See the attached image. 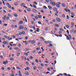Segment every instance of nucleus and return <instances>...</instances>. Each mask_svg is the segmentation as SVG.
<instances>
[{
    "instance_id": "obj_6",
    "label": "nucleus",
    "mask_w": 76,
    "mask_h": 76,
    "mask_svg": "<svg viewBox=\"0 0 76 76\" xmlns=\"http://www.w3.org/2000/svg\"><path fill=\"white\" fill-rule=\"evenodd\" d=\"M55 5L56 6H57V7H60V5L57 3H56L55 4Z\"/></svg>"
},
{
    "instance_id": "obj_34",
    "label": "nucleus",
    "mask_w": 76,
    "mask_h": 76,
    "mask_svg": "<svg viewBox=\"0 0 76 76\" xmlns=\"http://www.w3.org/2000/svg\"><path fill=\"white\" fill-rule=\"evenodd\" d=\"M21 34H25V31H22V32H21Z\"/></svg>"
},
{
    "instance_id": "obj_23",
    "label": "nucleus",
    "mask_w": 76,
    "mask_h": 76,
    "mask_svg": "<svg viewBox=\"0 0 76 76\" xmlns=\"http://www.w3.org/2000/svg\"><path fill=\"white\" fill-rule=\"evenodd\" d=\"M62 6H63V7H65V4H62Z\"/></svg>"
},
{
    "instance_id": "obj_44",
    "label": "nucleus",
    "mask_w": 76,
    "mask_h": 76,
    "mask_svg": "<svg viewBox=\"0 0 76 76\" xmlns=\"http://www.w3.org/2000/svg\"><path fill=\"white\" fill-rule=\"evenodd\" d=\"M26 65L28 66L29 65V64H28V62H26Z\"/></svg>"
},
{
    "instance_id": "obj_18",
    "label": "nucleus",
    "mask_w": 76,
    "mask_h": 76,
    "mask_svg": "<svg viewBox=\"0 0 76 76\" xmlns=\"http://www.w3.org/2000/svg\"><path fill=\"white\" fill-rule=\"evenodd\" d=\"M29 50V49L28 48H26L25 49V51H28V50Z\"/></svg>"
},
{
    "instance_id": "obj_35",
    "label": "nucleus",
    "mask_w": 76,
    "mask_h": 76,
    "mask_svg": "<svg viewBox=\"0 0 76 76\" xmlns=\"http://www.w3.org/2000/svg\"><path fill=\"white\" fill-rule=\"evenodd\" d=\"M43 8L44 9H47V7H46L45 6H44Z\"/></svg>"
},
{
    "instance_id": "obj_61",
    "label": "nucleus",
    "mask_w": 76,
    "mask_h": 76,
    "mask_svg": "<svg viewBox=\"0 0 76 76\" xmlns=\"http://www.w3.org/2000/svg\"><path fill=\"white\" fill-rule=\"evenodd\" d=\"M42 13H44V11H43V10H41L40 11Z\"/></svg>"
},
{
    "instance_id": "obj_26",
    "label": "nucleus",
    "mask_w": 76,
    "mask_h": 76,
    "mask_svg": "<svg viewBox=\"0 0 76 76\" xmlns=\"http://www.w3.org/2000/svg\"><path fill=\"white\" fill-rule=\"evenodd\" d=\"M38 24H39V25H41V22L40 21H39L38 22Z\"/></svg>"
},
{
    "instance_id": "obj_58",
    "label": "nucleus",
    "mask_w": 76,
    "mask_h": 76,
    "mask_svg": "<svg viewBox=\"0 0 76 76\" xmlns=\"http://www.w3.org/2000/svg\"><path fill=\"white\" fill-rule=\"evenodd\" d=\"M62 17L63 18H65V15L63 14L62 15Z\"/></svg>"
},
{
    "instance_id": "obj_59",
    "label": "nucleus",
    "mask_w": 76,
    "mask_h": 76,
    "mask_svg": "<svg viewBox=\"0 0 76 76\" xmlns=\"http://www.w3.org/2000/svg\"><path fill=\"white\" fill-rule=\"evenodd\" d=\"M48 70L49 71H50V67H48Z\"/></svg>"
},
{
    "instance_id": "obj_31",
    "label": "nucleus",
    "mask_w": 76,
    "mask_h": 76,
    "mask_svg": "<svg viewBox=\"0 0 76 76\" xmlns=\"http://www.w3.org/2000/svg\"><path fill=\"white\" fill-rule=\"evenodd\" d=\"M34 4L36 5H37V4H38V3H37V2L35 1L34 2Z\"/></svg>"
},
{
    "instance_id": "obj_8",
    "label": "nucleus",
    "mask_w": 76,
    "mask_h": 76,
    "mask_svg": "<svg viewBox=\"0 0 76 76\" xmlns=\"http://www.w3.org/2000/svg\"><path fill=\"white\" fill-rule=\"evenodd\" d=\"M18 73H19V74H18V75L19 76H22V74H21V72L19 71L18 72Z\"/></svg>"
},
{
    "instance_id": "obj_48",
    "label": "nucleus",
    "mask_w": 76,
    "mask_h": 76,
    "mask_svg": "<svg viewBox=\"0 0 76 76\" xmlns=\"http://www.w3.org/2000/svg\"><path fill=\"white\" fill-rule=\"evenodd\" d=\"M53 1H51L50 2V4H52L53 3Z\"/></svg>"
},
{
    "instance_id": "obj_20",
    "label": "nucleus",
    "mask_w": 76,
    "mask_h": 76,
    "mask_svg": "<svg viewBox=\"0 0 76 76\" xmlns=\"http://www.w3.org/2000/svg\"><path fill=\"white\" fill-rule=\"evenodd\" d=\"M48 7L50 9H52V7L51 6H48Z\"/></svg>"
},
{
    "instance_id": "obj_10",
    "label": "nucleus",
    "mask_w": 76,
    "mask_h": 76,
    "mask_svg": "<svg viewBox=\"0 0 76 76\" xmlns=\"http://www.w3.org/2000/svg\"><path fill=\"white\" fill-rule=\"evenodd\" d=\"M24 74L26 75H29V73L28 72H24Z\"/></svg>"
},
{
    "instance_id": "obj_1",
    "label": "nucleus",
    "mask_w": 76,
    "mask_h": 76,
    "mask_svg": "<svg viewBox=\"0 0 76 76\" xmlns=\"http://www.w3.org/2000/svg\"><path fill=\"white\" fill-rule=\"evenodd\" d=\"M66 32L67 33L68 35L69 36V37L70 39H72V36H71V35H70V34H69V31L68 30H67L66 31Z\"/></svg>"
},
{
    "instance_id": "obj_16",
    "label": "nucleus",
    "mask_w": 76,
    "mask_h": 76,
    "mask_svg": "<svg viewBox=\"0 0 76 76\" xmlns=\"http://www.w3.org/2000/svg\"><path fill=\"white\" fill-rule=\"evenodd\" d=\"M7 42L6 41H4L3 42V44H7Z\"/></svg>"
},
{
    "instance_id": "obj_42",
    "label": "nucleus",
    "mask_w": 76,
    "mask_h": 76,
    "mask_svg": "<svg viewBox=\"0 0 76 76\" xmlns=\"http://www.w3.org/2000/svg\"><path fill=\"white\" fill-rule=\"evenodd\" d=\"M14 49L16 50H18V48H17V47L14 48Z\"/></svg>"
},
{
    "instance_id": "obj_63",
    "label": "nucleus",
    "mask_w": 76,
    "mask_h": 76,
    "mask_svg": "<svg viewBox=\"0 0 76 76\" xmlns=\"http://www.w3.org/2000/svg\"><path fill=\"white\" fill-rule=\"evenodd\" d=\"M9 17H7V19H6L7 20H8V19H9Z\"/></svg>"
},
{
    "instance_id": "obj_11",
    "label": "nucleus",
    "mask_w": 76,
    "mask_h": 76,
    "mask_svg": "<svg viewBox=\"0 0 76 76\" xmlns=\"http://www.w3.org/2000/svg\"><path fill=\"white\" fill-rule=\"evenodd\" d=\"M66 39H67V40H70V37H69V36L66 37Z\"/></svg>"
},
{
    "instance_id": "obj_24",
    "label": "nucleus",
    "mask_w": 76,
    "mask_h": 76,
    "mask_svg": "<svg viewBox=\"0 0 76 76\" xmlns=\"http://www.w3.org/2000/svg\"><path fill=\"white\" fill-rule=\"evenodd\" d=\"M21 6H25V4L24 3H22L20 4Z\"/></svg>"
},
{
    "instance_id": "obj_15",
    "label": "nucleus",
    "mask_w": 76,
    "mask_h": 76,
    "mask_svg": "<svg viewBox=\"0 0 76 76\" xmlns=\"http://www.w3.org/2000/svg\"><path fill=\"white\" fill-rule=\"evenodd\" d=\"M31 42L33 43H35V41L34 40H31Z\"/></svg>"
},
{
    "instance_id": "obj_62",
    "label": "nucleus",
    "mask_w": 76,
    "mask_h": 76,
    "mask_svg": "<svg viewBox=\"0 0 76 76\" xmlns=\"http://www.w3.org/2000/svg\"><path fill=\"white\" fill-rule=\"evenodd\" d=\"M8 7H9V8H10H10H11V6H10V5H9L8 6Z\"/></svg>"
},
{
    "instance_id": "obj_21",
    "label": "nucleus",
    "mask_w": 76,
    "mask_h": 76,
    "mask_svg": "<svg viewBox=\"0 0 76 76\" xmlns=\"http://www.w3.org/2000/svg\"><path fill=\"white\" fill-rule=\"evenodd\" d=\"M55 27H59V26L58 24H55L54 25Z\"/></svg>"
},
{
    "instance_id": "obj_25",
    "label": "nucleus",
    "mask_w": 76,
    "mask_h": 76,
    "mask_svg": "<svg viewBox=\"0 0 76 76\" xmlns=\"http://www.w3.org/2000/svg\"><path fill=\"white\" fill-rule=\"evenodd\" d=\"M27 10L28 12H30L31 11V9L28 8L27 9Z\"/></svg>"
},
{
    "instance_id": "obj_49",
    "label": "nucleus",
    "mask_w": 76,
    "mask_h": 76,
    "mask_svg": "<svg viewBox=\"0 0 76 76\" xmlns=\"http://www.w3.org/2000/svg\"><path fill=\"white\" fill-rule=\"evenodd\" d=\"M36 69H37V68H36V66H35L34 67V70H36Z\"/></svg>"
},
{
    "instance_id": "obj_55",
    "label": "nucleus",
    "mask_w": 76,
    "mask_h": 76,
    "mask_svg": "<svg viewBox=\"0 0 76 76\" xmlns=\"http://www.w3.org/2000/svg\"><path fill=\"white\" fill-rule=\"evenodd\" d=\"M12 38H16V36L15 35H12Z\"/></svg>"
},
{
    "instance_id": "obj_47",
    "label": "nucleus",
    "mask_w": 76,
    "mask_h": 76,
    "mask_svg": "<svg viewBox=\"0 0 76 76\" xmlns=\"http://www.w3.org/2000/svg\"><path fill=\"white\" fill-rule=\"evenodd\" d=\"M36 52V50H34L33 51V52H32L33 53H35Z\"/></svg>"
},
{
    "instance_id": "obj_54",
    "label": "nucleus",
    "mask_w": 76,
    "mask_h": 76,
    "mask_svg": "<svg viewBox=\"0 0 76 76\" xmlns=\"http://www.w3.org/2000/svg\"><path fill=\"white\" fill-rule=\"evenodd\" d=\"M71 15H74V16H75V13H74L73 12L71 13Z\"/></svg>"
},
{
    "instance_id": "obj_56",
    "label": "nucleus",
    "mask_w": 76,
    "mask_h": 76,
    "mask_svg": "<svg viewBox=\"0 0 76 76\" xmlns=\"http://www.w3.org/2000/svg\"><path fill=\"white\" fill-rule=\"evenodd\" d=\"M3 63L4 64H6V63L5 61L3 62Z\"/></svg>"
},
{
    "instance_id": "obj_64",
    "label": "nucleus",
    "mask_w": 76,
    "mask_h": 76,
    "mask_svg": "<svg viewBox=\"0 0 76 76\" xmlns=\"http://www.w3.org/2000/svg\"><path fill=\"white\" fill-rule=\"evenodd\" d=\"M18 11L20 12H22V10H18Z\"/></svg>"
},
{
    "instance_id": "obj_50",
    "label": "nucleus",
    "mask_w": 76,
    "mask_h": 76,
    "mask_svg": "<svg viewBox=\"0 0 76 76\" xmlns=\"http://www.w3.org/2000/svg\"><path fill=\"white\" fill-rule=\"evenodd\" d=\"M30 59H32L33 58V57L32 56H31L30 57Z\"/></svg>"
},
{
    "instance_id": "obj_41",
    "label": "nucleus",
    "mask_w": 76,
    "mask_h": 76,
    "mask_svg": "<svg viewBox=\"0 0 76 76\" xmlns=\"http://www.w3.org/2000/svg\"><path fill=\"white\" fill-rule=\"evenodd\" d=\"M37 30H36V31H37V32H39V29L38 28H37Z\"/></svg>"
},
{
    "instance_id": "obj_37",
    "label": "nucleus",
    "mask_w": 76,
    "mask_h": 76,
    "mask_svg": "<svg viewBox=\"0 0 76 76\" xmlns=\"http://www.w3.org/2000/svg\"><path fill=\"white\" fill-rule=\"evenodd\" d=\"M10 60H13V58H10Z\"/></svg>"
},
{
    "instance_id": "obj_40",
    "label": "nucleus",
    "mask_w": 76,
    "mask_h": 76,
    "mask_svg": "<svg viewBox=\"0 0 76 76\" xmlns=\"http://www.w3.org/2000/svg\"><path fill=\"white\" fill-rule=\"evenodd\" d=\"M48 43H53V42L51 41H48Z\"/></svg>"
},
{
    "instance_id": "obj_27",
    "label": "nucleus",
    "mask_w": 76,
    "mask_h": 76,
    "mask_svg": "<svg viewBox=\"0 0 76 76\" xmlns=\"http://www.w3.org/2000/svg\"><path fill=\"white\" fill-rule=\"evenodd\" d=\"M65 26L66 27V28H69V26L68 25H66Z\"/></svg>"
},
{
    "instance_id": "obj_45",
    "label": "nucleus",
    "mask_w": 76,
    "mask_h": 76,
    "mask_svg": "<svg viewBox=\"0 0 76 76\" xmlns=\"http://www.w3.org/2000/svg\"><path fill=\"white\" fill-rule=\"evenodd\" d=\"M30 32H33V30H32V29H30Z\"/></svg>"
},
{
    "instance_id": "obj_5",
    "label": "nucleus",
    "mask_w": 76,
    "mask_h": 76,
    "mask_svg": "<svg viewBox=\"0 0 76 76\" xmlns=\"http://www.w3.org/2000/svg\"><path fill=\"white\" fill-rule=\"evenodd\" d=\"M6 15H4V17H3V20H6Z\"/></svg>"
},
{
    "instance_id": "obj_19",
    "label": "nucleus",
    "mask_w": 76,
    "mask_h": 76,
    "mask_svg": "<svg viewBox=\"0 0 76 76\" xmlns=\"http://www.w3.org/2000/svg\"><path fill=\"white\" fill-rule=\"evenodd\" d=\"M33 7L35 8V9H37V6H36V5H35V4H33Z\"/></svg>"
},
{
    "instance_id": "obj_4",
    "label": "nucleus",
    "mask_w": 76,
    "mask_h": 76,
    "mask_svg": "<svg viewBox=\"0 0 76 76\" xmlns=\"http://www.w3.org/2000/svg\"><path fill=\"white\" fill-rule=\"evenodd\" d=\"M39 38L40 39H42L43 41H45V39L43 38V37H40Z\"/></svg>"
},
{
    "instance_id": "obj_52",
    "label": "nucleus",
    "mask_w": 76,
    "mask_h": 76,
    "mask_svg": "<svg viewBox=\"0 0 76 76\" xmlns=\"http://www.w3.org/2000/svg\"><path fill=\"white\" fill-rule=\"evenodd\" d=\"M11 27L12 28H15V26H14L13 25H12Z\"/></svg>"
},
{
    "instance_id": "obj_43",
    "label": "nucleus",
    "mask_w": 76,
    "mask_h": 76,
    "mask_svg": "<svg viewBox=\"0 0 76 76\" xmlns=\"http://www.w3.org/2000/svg\"><path fill=\"white\" fill-rule=\"evenodd\" d=\"M66 19H69V16H66Z\"/></svg>"
},
{
    "instance_id": "obj_57",
    "label": "nucleus",
    "mask_w": 76,
    "mask_h": 76,
    "mask_svg": "<svg viewBox=\"0 0 76 76\" xmlns=\"http://www.w3.org/2000/svg\"><path fill=\"white\" fill-rule=\"evenodd\" d=\"M9 45H10V46H11V47H12V46H13V45L11 43H10L9 44Z\"/></svg>"
},
{
    "instance_id": "obj_32",
    "label": "nucleus",
    "mask_w": 76,
    "mask_h": 76,
    "mask_svg": "<svg viewBox=\"0 0 76 76\" xmlns=\"http://www.w3.org/2000/svg\"><path fill=\"white\" fill-rule=\"evenodd\" d=\"M24 18H25V20H26V22H28V21H27V20L26 19V17H24Z\"/></svg>"
},
{
    "instance_id": "obj_28",
    "label": "nucleus",
    "mask_w": 76,
    "mask_h": 76,
    "mask_svg": "<svg viewBox=\"0 0 76 76\" xmlns=\"http://www.w3.org/2000/svg\"><path fill=\"white\" fill-rule=\"evenodd\" d=\"M64 10H65V11H66V12H68V10H67V9H66V8H65L64 9Z\"/></svg>"
},
{
    "instance_id": "obj_29",
    "label": "nucleus",
    "mask_w": 76,
    "mask_h": 76,
    "mask_svg": "<svg viewBox=\"0 0 76 76\" xmlns=\"http://www.w3.org/2000/svg\"><path fill=\"white\" fill-rule=\"evenodd\" d=\"M48 27H46L45 28V31H47V30H48Z\"/></svg>"
},
{
    "instance_id": "obj_33",
    "label": "nucleus",
    "mask_w": 76,
    "mask_h": 76,
    "mask_svg": "<svg viewBox=\"0 0 76 76\" xmlns=\"http://www.w3.org/2000/svg\"><path fill=\"white\" fill-rule=\"evenodd\" d=\"M14 16H15V17H18V15L16 14H14Z\"/></svg>"
},
{
    "instance_id": "obj_30",
    "label": "nucleus",
    "mask_w": 76,
    "mask_h": 76,
    "mask_svg": "<svg viewBox=\"0 0 76 76\" xmlns=\"http://www.w3.org/2000/svg\"><path fill=\"white\" fill-rule=\"evenodd\" d=\"M59 30H60V31H64V30H63L62 28H60Z\"/></svg>"
},
{
    "instance_id": "obj_3",
    "label": "nucleus",
    "mask_w": 76,
    "mask_h": 76,
    "mask_svg": "<svg viewBox=\"0 0 76 76\" xmlns=\"http://www.w3.org/2000/svg\"><path fill=\"white\" fill-rule=\"evenodd\" d=\"M32 10L33 13H37V12H38V11L34 9H32Z\"/></svg>"
},
{
    "instance_id": "obj_12",
    "label": "nucleus",
    "mask_w": 76,
    "mask_h": 76,
    "mask_svg": "<svg viewBox=\"0 0 76 76\" xmlns=\"http://www.w3.org/2000/svg\"><path fill=\"white\" fill-rule=\"evenodd\" d=\"M23 29L24 31H27L28 30V29L26 27H24Z\"/></svg>"
},
{
    "instance_id": "obj_39",
    "label": "nucleus",
    "mask_w": 76,
    "mask_h": 76,
    "mask_svg": "<svg viewBox=\"0 0 76 76\" xmlns=\"http://www.w3.org/2000/svg\"><path fill=\"white\" fill-rule=\"evenodd\" d=\"M24 55H25V56H28V54L26 53H24Z\"/></svg>"
},
{
    "instance_id": "obj_9",
    "label": "nucleus",
    "mask_w": 76,
    "mask_h": 76,
    "mask_svg": "<svg viewBox=\"0 0 76 76\" xmlns=\"http://www.w3.org/2000/svg\"><path fill=\"white\" fill-rule=\"evenodd\" d=\"M53 9L54 11H56V10H57V8L55 7H53Z\"/></svg>"
},
{
    "instance_id": "obj_7",
    "label": "nucleus",
    "mask_w": 76,
    "mask_h": 76,
    "mask_svg": "<svg viewBox=\"0 0 76 76\" xmlns=\"http://www.w3.org/2000/svg\"><path fill=\"white\" fill-rule=\"evenodd\" d=\"M56 20H57V21H58V22H61V20H60V19H59L58 18H56Z\"/></svg>"
},
{
    "instance_id": "obj_17",
    "label": "nucleus",
    "mask_w": 76,
    "mask_h": 76,
    "mask_svg": "<svg viewBox=\"0 0 76 76\" xmlns=\"http://www.w3.org/2000/svg\"><path fill=\"white\" fill-rule=\"evenodd\" d=\"M52 4L53 6H54L55 5H56V3L55 2H53V3Z\"/></svg>"
},
{
    "instance_id": "obj_51",
    "label": "nucleus",
    "mask_w": 76,
    "mask_h": 76,
    "mask_svg": "<svg viewBox=\"0 0 76 76\" xmlns=\"http://www.w3.org/2000/svg\"><path fill=\"white\" fill-rule=\"evenodd\" d=\"M8 16H10V17H12V15L9 13L8 14Z\"/></svg>"
},
{
    "instance_id": "obj_38",
    "label": "nucleus",
    "mask_w": 76,
    "mask_h": 76,
    "mask_svg": "<svg viewBox=\"0 0 76 76\" xmlns=\"http://www.w3.org/2000/svg\"><path fill=\"white\" fill-rule=\"evenodd\" d=\"M35 18L36 19H38V18L37 16H35Z\"/></svg>"
},
{
    "instance_id": "obj_22",
    "label": "nucleus",
    "mask_w": 76,
    "mask_h": 76,
    "mask_svg": "<svg viewBox=\"0 0 76 76\" xmlns=\"http://www.w3.org/2000/svg\"><path fill=\"white\" fill-rule=\"evenodd\" d=\"M38 17L39 18H42V16L41 15H38Z\"/></svg>"
},
{
    "instance_id": "obj_46",
    "label": "nucleus",
    "mask_w": 76,
    "mask_h": 76,
    "mask_svg": "<svg viewBox=\"0 0 76 76\" xmlns=\"http://www.w3.org/2000/svg\"><path fill=\"white\" fill-rule=\"evenodd\" d=\"M36 62H37V63H38V59H36L35 60Z\"/></svg>"
},
{
    "instance_id": "obj_14",
    "label": "nucleus",
    "mask_w": 76,
    "mask_h": 76,
    "mask_svg": "<svg viewBox=\"0 0 76 76\" xmlns=\"http://www.w3.org/2000/svg\"><path fill=\"white\" fill-rule=\"evenodd\" d=\"M18 23L19 24H22V23H23V21L22 20H21Z\"/></svg>"
},
{
    "instance_id": "obj_13",
    "label": "nucleus",
    "mask_w": 76,
    "mask_h": 76,
    "mask_svg": "<svg viewBox=\"0 0 76 76\" xmlns=\"http://www.w3.org/2000/svg\"><path fill=\"white\" fill-rule=\"evenodd\" d=\"M50 45L48 46V47H52L53 45H52L51 43H50Z\"/></svg>"
},
{
    "instance_id": "obj_36",
    "label": "nucleus",
    "mask_w": 76,
    "mask_h": 76,
    "mask_svg": "<svg viewBox=\"0 0 76 76\" xmlns=\"http://www.w3.org/2000/svg\"><path fill=\"white\" fill-rule=\"evenodd\" d=\"M15 6H18V4L17 3V2H15Z\"/></svg>"
},
{
    "instance_id": "obj_60",
    "label": "nucleus",
    "mask_w": 76,
    "mask_h": 76,
    "mask_svg": "<svg viewBox=\"0 0 76 76\" xmlns=\"http://www.w3.org/2000/svg\"><path fill=\"white\" fill-rule=\"evenodd\" d=\"M4 25L5 26H7V24L5 23V24H4Z\"/></svg>"
},
{
    "instance_id": "obj_53",
    "label": "nucleus",
    "mask_w": 76,
    "mask_h": 76,
    "mask_svg": "<svg viewBox=\"0 0 76 76\" xmlns=\"http://www.w3.org/2000/svg\"><path fill=\"white\" fill-rule=\"evenodd\" d=\"M10 76H15V75H14V74H11Z\"/></svg>"
},
{
    "instance_id": "obj_2",
    "label": "nucleus",
    "mask_w": 76,
    "mask_h": 76,
    "mask_svg": "<svg viewBox=\"0 0 76 76\" xmlns=\"http://www.w3.org/2000/svg\"><path fill=\"white\" fill-rule=\"evenodd\" d=\"M19 31H20L21 29H23V26H19V27L18 28Z\"/></svg>"
}]
</instances>
